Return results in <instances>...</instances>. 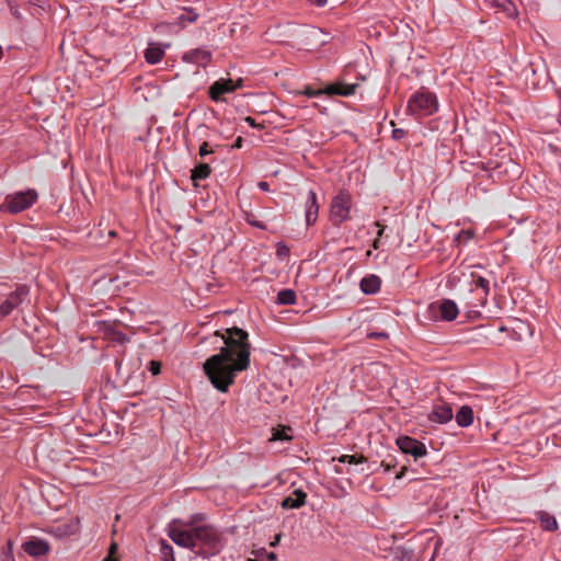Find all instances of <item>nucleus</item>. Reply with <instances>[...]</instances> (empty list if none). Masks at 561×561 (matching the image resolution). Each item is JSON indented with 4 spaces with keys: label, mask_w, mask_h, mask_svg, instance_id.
Listing matches in <instances>:
<instances>
[{
    "label": "nucleus",
    "mask_w": 561,
    "mask_h": 561,
    "mask_svg": "<svg viewBox=\"0 0 561 561\" xmlns=\"http://www.w3.org/2000/svg\"><path fill=\"white\" fill-rule=\"evenodd\" d=\"M220 336L225 346L210 356L203 367L211 385L225 393L234 382L237 374L249 367L251 345L248 333L239 328L227 329Z\"/></svg>",
    "instance_id": "obj_1"
},
{
    "label": "nucleus",
    "mask_w": 561,
    "mask_h": 561,
    "mask_svg": "<svg viewBox=\"0 0 561 561\" xmlns=\"http://www.w3.org/2000/svg\"><path fill=\"white\" fill-rule=\"evenodd\" d=\"M408 108L415 115L428 116L437 112L438 101L433 93L422 91L411 96Z\"/></svg>",
    "instance_id": "obj_2"
},
{
    "label": "nucleus",
    "mask_w": 561,
    "mask_h": 561,
    "mask_svg": "<svg viewBox=\"0 0 561 561\" xmlns=\"http://www.w3.org/2000/svg\"><path fill=\"white\" fill-rule=\"evenodd\" d=\"M38 193L34 188L14 192L5 197L4 209L11 214L21 213L36 203Z\"/></svg>",
    "instance_id": "obj_3"
},
{
    "label": "nucleus",
    "mask_w": 561,
    "mask_h": 561,
    "mask_svg": "<svg viewBox=\"0 0 561 561\" xmlns=\"http://www.w3.org/2000/svg\"><path fill=\"white\" fill-rule=\"evenodd\" d=\"M352 196L346 191H341L333 197L330 207V219L334 224L346 221L351 215Z\"/></svg>",
    "instance_id": "obj_4"
},
{
    "label": "nucleus",
    "mask_w": 561,
    "mask_h": 561,
    "mask_svg": "<svg viewBox=\"0 0 561 561\" xmlns=\"http://www.w3.org/2000/svg\"><path fill=\"white\" fill-rule=\"evenodd\" d=\"M195 546L201 543L203 547L215 553L221 549V541L218 533L210 526H198L194 528Z\"/></svg>",
    "instance_id": "obj_5"
},
{
    "label": "nucleus",
    "mask_w": 561,
    "mask_h": 561,
    "mask_svg": "<svg viewBox=\"0 0 561 561\" xmlns=\"http://www.w3.org/2000/svg\"><path fill=\"white\" fill-rule=\"evenodd\" d=\"M428 309L434 320L453 321L459 313L457 304L450 299L433 302Z\"/></svg>",
    "instance_id": "obj_6"
},
{
    "label": "nucleus",
    "mask_w": 561,
    "mask_h": 561,
    "mask_svg": "<svg viewBox=\"0 0 561 561\" xmlns=\"http://www.w3.org/2000/svg\"><path fill=\"white\" fill-rule=\"evenodd\" d=\"M169 537L178 546L185 548L195 547L194 528L185 529L183 527L173 525L170 527Z\"/></svg>",
    "instance_id": "obj_7"
},
{
    "label": "nucleus",
    "mask_w": 561,
    "mask_h": 561,
    "mask_svg": "<svg viewBox=\"0 0 561 561\" xmlns=\"http://www.w3.org/2000/svg\"><path fill=\"white\" fill-rule=\"evenodd\" d=\"M396 443L402 453L410 454L415 458L423 457L427 453L424 444L409 436H400Z\"/></svg>",
    "instance_id": "obj_8"
},
{
    "label": "nucleus",
    "mask_w": 561,
    "mask_h": 561,
    "mask_svg": "<svg viewBox=\"0 0 561 561\" xmlns=\"http://www.w3.org/2000/svg\"><path fill=\"white\" fill-rule=\"evenodd\" d=\"M242 80L233 81L231 79H220L210 87V96L215 101H219L225 93L233 92L241 85Z\"/></svg>",
    "instance_id": "obj_9"
},
{
    "label": "nucleus",
    "mask_w": 561,
    "mask_h": 561,
    "mask_svg": "<svg viewBox=\"0 0 561 561\" xmlns=\"http://www.w3.org/2000/svg\"><path fill=\"white\" fill-rule=\"evenodd\" d=\"M23 550L31 557L38 558L49 552V543L43 539L32 538L22 545Z\"/></svg>",
    "instance_id": "obj_10"
},
{
    "label": "nucleus",
    "mask_w": 561,
    "mask_h": 561,
    "mask_svg": "<svg viewBox=\"0 0 561 561\" xmlns=\"http://www.w3.org/2000/svg\"><path fill=\"white\" fill-rule=\"evenodd\" d=\"M26 295L25 288H19L12 293L1 305H0V319L4 318L11 311L21 304L23 296Z\"/></svg>",
    "instance_id": "obj_11"
},
{
    "label": "nucleus",
    "mask_w": 561,
    "mask_h": 561,
    "mask_svg": "<svg viewBox=\"0 0 561 561\" xmlns=\"http://www.w3.org/2000/svg\"><path fill=\"white\" fill-rule=\"evenodd\" d=\"M306 222L307 225H313L318 218L319 206L317 202V195L313 191H309L306 201Z\"/></svg>",
    "instance_id": "obj_12"
},
{
    "label": "nucleus",
    "mask_w": 561,
    "mask_h": 561,
    "mask_svg": "<svg viewBox=\"0 0 561 561\" xmlns=\"http://www.w3.org/2000/svg\"><path fill=\"white\" fill-rule=\"evenodd\" d=\"M491 7L495 8L499 12L504 13L507 18L516 19L518 10L512 0H485Z\"/></svg>",
    "instance_id": "obj_13"
},
{
    "label": "nucleus",
    "mask_w": 561,
    "mask_h": 561,
    "mask_svg": "<svg viewBox=\"0 0 561 561\" xmlns=\"http://www.w3.org/2000/svg\"><path fill=\"white\" fill-rule=\"evenodd\" d=\"M168 47V44L161 45L158 43H149L148 48L145 51L146 60L151 65L159 62L164 56L165 48Z\"/></svg>",
    "instance_id": "obj_14"
},
{
    "label": "nucleus",
    "mask_w": 561,
    "mask_h": 561,
    "mask_svg": "<svg viewBox=\"0 0 561 561\" xmlns=\"http://www.w3.org/2000/svg\"><path fill=\"white\" fill-rule=\"evenodd\" d=\"M453 419V410L446 404L436 405L430 414V420L437 423H447Z\"/></svg>",
    "instance_id": "obj_15"
},
{
    "label": "nucleus",
    "mask_w": 561,
    "mask_h": 561,
    "mask_svg": "<svg viewBox=\"0 0 561 561\" xmlns=\"http://www.w3.org/2000/svg\"><path fill=\"white\" fill-rule=\"evenodd\" d=\"M306 493L301 490H295L289 496L282 502L283 508H299L306 502Z\"/></svg>",
    "instance_id": "obj_16"
},
{
    "label": "nucleus",
    "mask_w": 561,
    "mask_h": 561,
    "mask_svg": "<svg viewBox=\"0 0 561 561\" xmlns=\"http://www.w3.org/2000/svg\"><path fill=\"white\" fill-rule=\"evenodd\" d=\"M380 278L376 275H368L360 280V289L364 294L373 295L380 289Z\"/></svg>",
    "instance_id": "obj_17"
},
{
    "label": "nucleus",
    "mask_w": 561,
    "mask_h": 561,
    "mask_svg": "<svg viewBox=\"0 0 561 561\" xmlns=\"http://www.w3.org/2000/svg\"><path fill=\"white\" fill-rule=\"evenodd\" d=\"M456 422L461 427H468L473 423V411L469 405H462L456 413Z\"/></svg>",
    "instance_id": "obj_18"
},
{
    "label": "nucleus",
    "mask_w": 561,
    "mask_h": 561,
    "mask_svg": "<svg viewBox=\"0 0 561 561\" xmlns=\"http://www.w3.org/2000/svg\"><path fill=\"white\" fill-rule=\"evenodd\" d=\"M357 84H332L328 87L323 92L328 94H340V95H352L355 93Z\"/></svg>",
    "instance_id": "obj_19"
},
{
    "label": "nucleus",
    "mask_w": 561,
    "mask_h": 561,
    "mask_svg": "<svg viewBox=\"0 0 561 561\" xmlns=\"http://www.w3.org/2000/svg\"><path fill=\"white\" fill-rule=\"evenodd\" d=\"M539 520L541 523V527L548 531H556L558 529V522L554 516L550 515L547 512L539 513Z\"/></svg>",
    "instance_id": "obj_20"
},
{
    "label": "nucleus",
    "mask_w": 561,
    "mask_h": 561,
    "mask_svg": "<svg viewBox=\"0 0 561 561\" xmlns=\"http://www.w3.org/2000/svg\"><path fill=\"white\" fill-rule=\"evenodd\" d=\"M291 428L288 426H278L273 428L271 440H290L291 439Z\"/></svg>",
    "instance_id": "obj_21"
},
{
    "label": "nucleus",
    "mask_w": 561,
    "mask_h": 561,
    "mask_svg": "<svg viewBox=\"0 0 561 561\" xmlns=\"http://www.w3.org/2000/svg\"><path fill=\"white\" fill-rule=\"evenodd\" d=\"M477 276L473 271H465L461 273V275L458 277V283L460 285L467 284V290L469 293H472L474 290V287L472 286V282H477Z\"/></svg>",
    "instance_id": "obj_22"
},
{
    "label": "nucleus",
    "mask_w": 561,
    "mask_h": 561,
    "mask_svg": "<svg viewBox=\"0 0 561 561\" xmlns=\"http://www.w3.org/2000/svg\"><path fill=\"white\" fill-rule=\"evenodd\" d=\"M209 174H210V167L206 163H201L193 170L192 180L193 181L204 180V179L208 178Z\"/></svg>",
    "instance_id": "obj_23"
},
{
    "label": "nucleus",
    "mask_w": 561,
    "mask_h": 561,
    "mask_svg": "<svg viewBox=\"0 0 561 561\" xmlns=\"http://www.w3.org/2000/svg\"><path fill=\"white\" fill-rule=\"evenodd\" d=\"M277 300L282 305H293L296 301V294L291 289H285L279 291Z\"/></svg>",
    "instance_id": "obj_24"
},
{
    "label": "nucleus",
    "mask_w": 561,
    "mask_h": 561,
    "mask_svg": "<svg viewBox=\"0 0 561 561\" xmlns=\"http://www.w3.org/2000/svg\"><path fill=\"white\" fill-rule=\"evenodd\" d=\"M340 461L353 465V463L363 462L364 458L363 457L357 458L356 456H353V455H344L340 458Z\"/></svg>",
    "instance_id": "obj_25"
},
{
    "label": "nucleus",
    "mask_w": 561,
    "mask_h": 561,
    "mask_svg": "<svg viewBox=\"0 0 561 561\" xmlns=\"http://www.w3.org/2000/svg\"><path fill=\"white\" fill-rule=\"evenodd\" d=\"M476 286L482 288L485 295L489 294V282L484 277L478 275Z\"/></svg>",
    "instance_id": "obj_26"
},
{
    "label": "nucleus",
    "mask_w": 561,
    "mask_h": 561,
    "mask_svg": "<svg viewBox=\"0 0 561 561\" xmlns=\"http://www.w3.org/2000/svg\"><path fill=\"white\" fill-rule=\"evenodd\" d=\"M149 369L152 373V375H158L161 370V364L156 360H151L149 364Z\"/></svg>",
    "instance_id": "obj_27"
},
{
    "label": "nucleus",
    "mask_w": 561,
    "mask_h": 561,
    "mask_svg": "<svg viewBox=\"0 0 561 561\" xmlns=\"http://www.w3.org/2000/svg\"><path fill=\"white\" fill-rule=\"evenodd\" d=\"M111 339L113 341H116V342H119V343H124L126 341V337L125 335H123L122 333L119 332H112L111 333Z\"/></svg>",
    "instance_id": "obj_28"
},
{
    "label": "nucleus",
    "mask_w": 561,
    "mask_h": 561,
    "mask_svg": "<svg viewBox=\"0 0 561 561\" xmlns=\"http://www.w3.org/2000/svg\"><path fill=\"white\" fill-rule=\"evenodd\" d=\"M302 94L307 95V96H316V95H319L322 93V91L320 90H312L310 88H306L302 92Z\"/></svg>",
    "instance_id": "obj_29"
},
{
    "label": "nucleus",
    "mask_w": 561,
    "mask_h": 561,
    "mask_svg": "<svg viewBox=\"0 0 561 561\" xmlns=\"http://www.w3.org/2000/svg\"><path fill=\"white\" fill-rule=\"evenodd\" d=\"M211 152V150L208 148L207 142H203V145L199 147V154L202 157L207 156Z\"/></svg>",
    "instance_id": "obj_30"
},
{
    "label": "nucleus",
    "mask_w": 561,
    "mask_h": 561,
    "mask_svg": "<svg viewBox=\"0 0 561 561\" xmlns=\"http://www.w3.org/2000/svg\"><path fill=\"white\" fill-rule=\"evenodd\" d=\"M459 240L468 241L472 238V232L470 230L461 231L458 236Z\"/></svg>",
    "instance_id": "obj_31"
},
{
    "label": "nucleus",
    "mask_w": 561,
    "mask_h": 561,
    "mask_svg": "<svg viewBox=\"0 0 561 561\" xmlns=\"http://www.w3.org/2000/svg\"><path fill=\"white\" fill-rule=\"evenodd\" d=\"M245 122L251 126V127H254V128H263V125L261 124H256L254 122V119L250 116L245 117Z\"/></svg>",
    "instance_id": "obj_32"
},
{
    "label": "nucleus",
    "mask_w": 561,
    "mask_h": 561,
    "mask_svg": "<svg viewBox=\"0 0 561 561\" xmlns=\"http://www.w3.org/2000/svg\"><path fill=\"white\" fill-rule=\"evenodd\" d=\"M310 3L316 4L318 7H322L327 3L328 0H308Z\"/></svg>",
    "instance_id": "obj_33"
},
{
    "label": "nucleus",
    "mask_w": 561,
    "mask_h": 561,
    "mask_svg": "<svg viewBox=\"0 0 561 561\" xmlns=\"http://www.w3.org/2000/svg\"><path fill=\"white\" fill-rule=\"evenodd\" d=\"M265 553L266 552H265L264 549H261V550H257V551L253 552V554L255 556L256 559L262 558Z\"/></svg>",
    "instance_id": "obj_34"
},
{
    "label": "nucleus",
    "mask_w": 561,
    "mask_h": 561,
    "mask_svg": "<svg viewBox=\"0 0 561 561\" xmlns=\"http://www.w3.org/2000/svg\"><path fill=\"white\" fill-rule=\"evenodd\" d=\"M265 556H266V559L268 561H275L276 560V554L274 552H267V553H265Z\"/></svg>",
    "instance_id": "obj_35"
},
{
    "label": "nucleus",
    "mask_w": 561,
    "mask_h": 561,
    "mask_svg": "<svg viewBox=\"0 0 561 561\" xmlns=\"http://www.w3.org/2000/svg\"><path fill=\"white\" fill-rule=\"evenodd\" d=\"M242 147V138L238 137L232 148H241Z\"/></svg>",
    "instance_id": "obj_36"
},
{
    "label": "nucleus",
    "mask_w": 561,
    "mask_h": 561,
    "mask_svg": "<svg viewBox=\"0 0 561 561\" xmlns=\"http://www.w3.org/2000/svg\"><path fill=\"white\" fill-rule=\"evenodd\" d=\"M259 187L262 190V191H268V184L266 182H260L259 183Z\"/></svg>",
    "instance_id": "obj_37"
},
{
    "label": "nucleus",
    "mask_w": 561,
    "mask_h": 561,
    "mask_svg": "<svg viewBox=\"0 0 561 561\" xmlns=\"http://www.w3.org/2000/svg\"><path fill=\"white\" fill-rule=\"evenodd\" d=\"M279 540H280V535L278 534V535H276L275 539L271 542V546L275 547L276 545H278Z\"/></svg>",
    "instance_id": "obj_38"
},
{
    "label": "nucleus",
    "mask_w": 561,
    "mask_h": 561,
    "mask_svg": "<svg viewBox=\"0 0 561 561\" xmlns=\"http://www.w3.org/2000/svg\"><path fill=\"white\" fill-rule=\"evenodd\" d=\"M116 548H117V547H116V545H115V543H113V545L111 546V548H110V553H108V556H112V557H113V554H114V553H115V551H116Z\"/></svg>",
    "instance_id": "obj_39"
},
{
    "label": "nucleus",
    "mask_w": 561,
    "mask_h": 561,
    "mask_svg": "<svg viewBox=\"0 0 561 561\" xmlns=\"http://www.w3.org/2000/svg\"><path fill=\"white\" fill-rule=\"evenodd\" d=\"M188 22H193L196 20V15L195 14H190L186 19Z\"/></svg>",
    "instance_id": "obj_40"
},
{
    "label": "nucleus",
    "mask_w": 561,
    "mask_h": 561,
    "mask_svg": "<svg viewBox=\"0 0 561 561\" xmlns=\"http://www.w3.org/2000/svg\"><path fill=\"white\" fill-rule=\"evenodd\" d=\"M103 561H118V560L112 556H107Z\"/></svg>",
    "instance_id": "obj_41"
},
{
    "label": "nucleus",
    "mask_w": 561,
    "mask_h": 561,
    "mask_svg": "<svg viewBox=\"0 0 561 561\" xmlns=\"http://www.w3.org/2000/svg\"><path fill=\"white\" fill-rule=\"evenodd\" d=\"M401 130H394V137L398 138L400 136Z\"/></svg>",
    "instance_id": "obj_42"
},
{
    "label": "nucleus",
    "mask_w": 561,
    "mask_h": 561,
    "mask_svg": "<svg viewBox=\"0 0 561 561\" xmlns=\"http://www.w3.org/2000/svg\"><path fill=\"white\" fill-rule=\"evenodd\" d=\"M250 224H252V225H254V226H257V227H261V226L256 222V220L250 221Z\"/></svg>",
    "instance_id": "obj_43"
},
{
    "label": "nucleus",
    "mask_w": 561,
    "mask_h": 561,
    "mask_svg": "<svg viewBox=\"0 0 561 561\" xmlns=\"http://www.w3.org/2000/svg\"><path fill=\"white\" fill-rule=\"evenodd\" d=\"M248 561H257L256 559H249Z\"/></svg>",
    "instance_id": "obj_44"
}]
</instances>
